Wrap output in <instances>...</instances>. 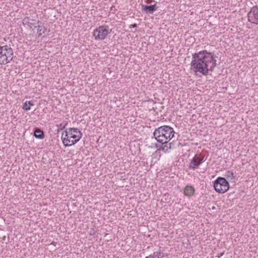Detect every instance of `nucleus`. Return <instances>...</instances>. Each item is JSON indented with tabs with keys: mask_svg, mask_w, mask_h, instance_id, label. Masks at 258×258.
I'll return each mask as SVG.
<instances>
[{
	"mask_svg": "<svg viewBox=\"0 0 258 258\" xmlns=\"http://www.w3.org/2000/svg\"><path fill=\"white\" fill-rule=\"evenodd\" d=\"M34 136L38 139H42L44 138V132L39 128H36L34 132Z\"/></svg>",
	"mask_w": 258,
	"mask_h": 258,
	"instance_id": "nucleus-13",
	"label": "nucleus"
},
{
	"mask_svg": "<svg viewBox=\"0 0 258 258\" xmlns=\"http://www.w3.org/2000/svg\"><path fill=\"white\" fill-rule=\"evenodd\" d=\"M27 102H28V104H29V106H30L34 105L32 101H27Z\"/></svg>",
	"mask_w": 258,
	"mask_h": 258,
	"instance_id": "nucleus-18",
	"label": "nucleus"
},
{
	"mask_svg": "<svg viewBox=\"0 0 258 258\" xmlns=\"http://www.w3.org/2000/svg\"><path fill=\"white\" fill-rule=\"evenodd\" d=\"M110 32L111 30L107 29L105 26H101L94 30L93 36L96 40H103Z\"/></svg>",
	"mask_w": 258,
	"mask_h": 258,
	"instance_id": "nucleus-6",
	"label": "nucleus"
},
{
	"mask_svg": "<svg viewBox=\"0 0 258 258\" xmlns=\"http://www.w3.org/2000/svg\"><path fill=\"white\" fill-rule=\"evenodd\" d=\"M226 177L230 180H232L235 179V176H234V173L231 171H228L226 173Z\"/></svg>",
	"mask_w": 258,
	"mask_h": 258,
	"instance_id": "nucleus-16",
	"label": "nucleus"
},
{
	"mask_svg": "<svg viewBox=\"0 0 258 258\" xmlns=\"http://www.w3.org/2000/svg\"><path fill=\"white\" fill-rule=\"evenodd\" d=\"M195 188L191 185H186L184 189V194L186 196L191 197L195 193Z\"/></svg>",
	"mask_w": 258,
	"mask_h": 258,
	"instance_id": "nucleus-11",
	"label": "nucleus"
},
{
	"mask_svg": "<svg viewBox=\"0 0 258 258\" xmlns=\"http://www.w3.org/2000/svg\"><path fill=\"white\" fill-rule=\"evenodd\" d=\"M214 187L218 192L224 193L229 188V184L225 178L219 177L214 181Z\"/></svg>",
	"mask_w": 258,
	"mask_h": 258,
	"instance_id": "nucleus-5",
	"label": "nucleus"
},
{
	"mask_svg": "<svg viewBox=\"0 0 258 258\" xmlns=\"http://www.w3.org/2000/svg\"><path fill=\"white\" fill-rule=\"evenodd\" d=\"M204 159V156H201L200 157L197 155H196L191 160L189 165V168L192 169L198 168L199 165L203 162Z\"/></svg>",
	"mask_w": 258,
	"mask_h": 258,
	"instance_id": "nucleus-8",
	"label": "nucleus"
},
{
	"mask_svg": "<svg viewBox=\"0 0 258 258\" xmlns=\"http://www.w3.org/2000/svg\"><path fill=\"white\" fill-rule=\"evenodd\" d=\"M190 69L194 72L206 76L209 71L212 72L216 65V60L212 53L207 50L200 51L192 55Z\"/></svg>",
	"mask_w": 258,
	"mask_h": 258,
	"instance_id": "nucleus-1",
	"label": "nucleus"
},
{
	"mask_svg": "<svg viewBox=\"0 0 258 258\" xmlns=\"http://www.w3.org/2000/svg\"><path fill=\"white\" fill-rule=\"evenodd\" d=\"M132 27H137V24H132L131 25Z\"/></svg>",
	"mask_w": 258,
	"mask_h": 258,
	"instance_id": "nucleus-21",
	"label": "nucleus"
},
{
	"mask_svg": "<svg viewBox=\"0 0 258 258\" xmlns=\"http://www.w3.org/2000/svg\"><path fill=\"white\" fill-rule=\"evenodd\" d=\"M150 2H151V0H147V3H150Z\"/></svg>",
	"mask_w": 258,
	"mask_h": 258,
	"instance_id": "nucleus-22",
	"label": "nucleus"
},
{
	"mask_svg": "<svg viewBox=\"0 0 258 258\" xmlns=\"http://www.w3.org/2000/svg\"><path fill=\"white\" fill-rule=\"evenodd\" d=\"M23 21L24 23L25 22L26 23H27L30 29H32V30H34L36 28H37V26H36V24H37V21L34 20H30L29 18L26 17L23 20Z\"/></svg>",
	"mask_w": 258,
	"mask_h": 258,
	"instance_id": "nucleus-10",
	"label": "nucleus"
},
{
	"mask_svg": "<svg viewBox=\"0 0 258 258\" xmlns=\"http://www.w3.org/2000/svg\"><path fill=\"white\" fill-rule=\"evenodd\" d=\"M173 129L168 125H163L155 129L153 136L160 143L168 142L174 136Z\"/></svg>",
	"mask_w": 258,
	"mask_h": 258,
	"instance_id": "nucleus-3",
	"label": "nucleus"
},
{
	"mask_svg": "<svg viewBox=\"0 0 258 258\" xmlns=\"http://www.w3.org/2000/svg\"><path fill=\"white\" fill-rule=\"evenodd\" d=\"M82 133L77 128H66L61 134V139L65 147L75 145L82 138Z\"/></svg>",
	"mask_w": 258,
	"mask_h": 258,
	"instance_id": "nucleus-2",
	"label": "nucleus"
},
{
	"mask_svg": "<svg viewBox=\"0 0 258 258\" xmlns=\"http://www.w3.org/2000/svg\"><path fill=\"white\" fill-rule=\"evenodd\" d=\"M23 109L25 110H29L31 109V107L30 106L28 105L27 101H26V102L23 104Z\"/></svg>",
	"mask_w": 258,
	"mask_h": 258,
	"instance_id": "nucleus-17",
	"label": "nucleus"
},
{
	"mask_svg": "<svg viewBox=\"0 0 258 258\" xmlns=\"http://www.w3.org/2000/svg\"><path fill=\"white\" fill-rule=\"evenodd\" d=\"M37 32L38 33V36H40L43 34H45V31H46V28L43 26V24L42 22L37 21Z\"/></svg>",
	"mask_w": 258,
	"mask_h": 258,
	"instance_id": "nucleus-12",
	"label": "nucleus"
},
{
	"mask_svg": "<svg viewBox=\"0 0 258 258\" xmlns=\"http://www.w3.org/2000/svg\"><path fill=\"white\" fill-rule=\"evenodd\" d=\"M67 124H68L67 122L65 123L64 125H63L62 123H61L60 124V126L62 127V128H64L65 125H67Z\"/></svg>",
	"mask_w": 258,
	"mask_h": 258,
	"instance_id": "nucleus-19",
	"label": "nucleus"
},
{
	"mask_svg": "<svg viewBox=\"0 0 258 258\" xmlns=\"http://www.w3.org/2000/svg\"><path fill=\"white\" fill-rule=\"evenodd\" d=\"M142 11L146 14H152L157 10L156 4L147 6L142 5Z\"/></svg>",
	"mask_w": 258,
	"mask_h": 258,
	"instance_id": "nucleus-9",
	"label": "nucleus"
},
{
	"mask_svg": "<svg viewBox=\"0 0 258 258\" xmlns=\"http://www.w3.org/2000/svg\"><path fill=\"white\" fill-rule=\"evenodd\" d=\"M146 258H163V254L159 251L154 252L153 254L146 256Z\"/></svg>",
	"mask_w": 258,
	"mask_h": 258,
	"instance_id": "nucleus-15",
	"label": "nucleus"
},
{
	"mask_svg": "<svg viewBox=\"0 0 258 258\" xmlns=\"http://www.w3.org/2000/svg\"><path fill=\"white\" fill-rule=\"evenodd\" d=\"M14 53L12 48L5 45L0 47V64H6L13 58Z\"/></svg>",
	"mask_w": 258,
	"mask_h": 258,
	"instance_id": "nucleus-4",
	"label": "nucleus"
},
{
	"mask_svg": "<svg viewBox=\"0 0 258 258\" xmlns=\"http://www.w3.org/2000/svg\"><path fill=\"white\" fill-rule=\"evenodd\" d=\"M161 146L160 147L156 145L157 148H159V149H161L164 152H167L169 149H171V143L168 144V142L166 143H161Z\"/></svg>",
	"mask_w": 258,
	"mask_h": 258,
	"instance_id": "nucleus-14",
	"label": "nucleus"
},
{
	"mask_svg": "<svg viewBox=\"0 0 258 258\" xmlns=\"http://www.w3.org/2000/svg\"><path fill=\"white\" fill-rule=\"evenodd\" d=\"M223 254H224V252H221L220 254H219L218 257H220L222 256Z\"/></svg>",
	"mask_w": 258,
	"mask_h": 258,
	"instance_id": "nucleus-20",
	"label": "nucleus"
},
{
	"mask_svg": "<svg viewBox=\"0 0 258 258\" xmlns=\"http://www.w3.org/2000/svg\"><path fill=\"white\" fill-rule=\"evenodd\" d=\"M248 20L249 22L258 24V6L253 7L247 14Z\"/></svg>",
	"mask_w": 258,
	"mask_h": 258,
	"instance_id": "nucleus-7",
	"label": "nucleus"
}]
</instances>
